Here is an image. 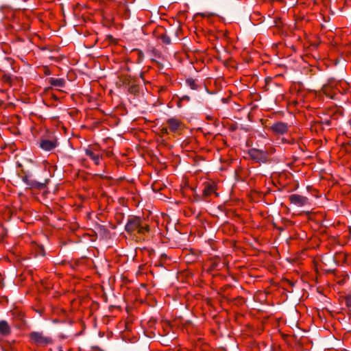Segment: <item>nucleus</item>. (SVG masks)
I'll return each instance as SVG.
<instances>
[{
	"mask_svg": "<svg viewBox=\"0 0 351 351\" xmlns=\"http://www.w3.org/2000/svg\"><path fill=\"white\" fill-rule=\"evenodd\" d=\"M125 230L130 234H145L149 230L147 226L143 224L141 218L132 217L125 225Z\"/></svg>",
	"mask_w": 351,
	"mask_h": 351,
	"instance_id": "nucleus-1",
	"label": "nucleus"
},
{
	"mask_svg": "<svg viewBox=\"0 0 351 351\" xmlns=\"http://www.w3.org/2000/svg\"><path fill=\"white\" fill-rule=\"evenodd\" d=\"M29 339L32 343L38 346H45L53 343L51 337L45 336L40 332H32L29 334Z\"/></svg>",
	"mask_w": 351,
	"mask_h": 351,
	"instance_id": "nucleus-2",
	"label": "nucleus"
},
{
	"mask_svg": "<svg viewBox=\"0 0 351 351\" xmlns=\"http://www.w3.org/2000/svg\"><path fill=\"white\" fill-rule=\"evenodd\" d=\"M273 152V149L269 151H263L258 149H251L249 150L248 154L250 158L256 162H265L267 160L269 154Z\"/></svg>",
	"mask_w": 351,
	"mask_h": 351,
	"instance_id": "nucleus-3",
	"label": "nucleus"
},
{
	"mask_svg": "<svg viewBox=\"0 0 351 351\" xmlns=\"http://www.w3.org/2000/svg\"><path fill=\"white\" fill-rule=\"evenodd\" d=\"M85 154L92 160L96 165H99L102 160V155L96 147H88L85 149Z\"/></svg>",
	"mask_w": 351,
	"mask_h": 351,
	"instance_id": "nucleus-4",
	"label": "nucleus"
},
{
	"mask_svg": "<svg viewBox=\"0 0 351 351\" xmlns=\"http://www.w3.org/2000/svg\"><path fill=\"white\" fill-rule=\"evenodd\" d=\"M290 127L291 125L286 123L277 121L272 124L270 129L276 134L283 135L288 132Z\"/></svg>",
	"mask_w": 351,
	"mask_h": 351,
	"instance_id": "nucleus-5",
	"label": "nucleus"
},
{
	"mask_svg": "<svg viewBox=\"0 0 351 351\" xmlns=\"http://www.w3.org/2000/svg\"><path fill=\"white\" fill-rule=\"evenodd\" d=\"M289 199L291 204L297 206H304L309 204L308 199L299 194H292L289 197Z\"/></svg>",
	"mask_w": 351,
	"mask_h": 351,
	"instance_id": "nucleus-6",
	"label": "nucleus"
},
{
	"mask_svg": "<svg viewBox=\"0 0 351 351\" xmlns=\"http://www.w3.org/2000/svg\"><path fill=\"white\" fill-rule=\"evenodd\" d=\"M58 145L57 141L55 139L43 138L40 142V147L44 151L49 152L55 149Z\"/></svg>",
	"mask_w": 351,
	"mask_h": 351,
	"instance_id": "nucleus-7",
	"label": "nucleus"
},
{
	"mask_svg": "<svg viewBox=\"0 0 351 351\" xmlns=\"http://www.w3.org/2000/svg\"><path fill=\"white\" fill-rule=\"evenodd\" d=\"M167 123L169 126V130L173 132H176L181 130L182 125V121L176 117L168 119L167 120Z\"/></svg>",
	"mask_w": 351,
	"mask_h": 351,
	"instance_id": "nucleus-8",
	"label": "nucleus"
},
{
	"mask_svg": "<svg viewBox=\"0 0 351 351\" xmlns=\"http://www.w3.org/2000/svg\"><path fill=\"white\" fill-rule=\"evenodd\" d=\"M216 185L214 182H206L204 184L203 196L207 198L212 194L215 193L217 196L218 194L216 193Z\"/></svg>",
	"mask_w": 351,
	"mask_h": 351,
	"instance_id": "nucleus-9",
	"label": "nucleus"
},
{
	"mask_svg": "<svg viewBox=\"0 0 351 351\" xmlns=\"http://www.w3.org/2000/svg\"><path fill=\"white\" fill-rule=\"evenodd\" d=\"M11 332L10 328L5 321L0 322V334L3 336H8Z\"/></svg>",
	"mask_w": 351,
	"mask_h": 351,
	"instance_id": "nucleus-10",
	"label": "nucleus"
},
{
	"mask_svg": "<svg viewBox=\"0 0 351 351\" xmlns=\"http://www.w3.org/2000/svg\"><path fill=\"white\" fill-rule=\"evenodd\" d=\"M49 82L51 86L58 88H62L65 85V80L63 78L51 77L49 79Z\"/></svg>",
	"mask_w": 351,
	"mask_h": 351,
	"instance_id": "nucleus-11",
	"label": "nucleus"
},
{
	"mask_svg": "<svg viewBox=\"0 0 351 351\" xmlns=\"http://www.w3.org/2000/svg\"><path fill=\"white\" fill-rule=\"evenodd\" d=\"M322 92L328 97H330L331 99L334 97L335 90L332 88V86H331L329 84H325L323 86Z\"/></svg>",
	"mask_w": 351,
	"mask_h": 351,
	"instance_id": "nucleus-12",
	"label": "nucleus"
},
{
	"mask_svg": "<svg viewBox=\"0 0 351 351\" xmlns=\"http://www.w3.org/2000/svg\"><path fill=\"white\" fill-rule=\"evenodd\" d=\"M186 84L193 90H196L197 88V85L195 81L193 79L186 80Z\"/></svg>",
	"mask_w": 351,
	"mask_h": 351,
	"instance_id": "nucleus-13",
	"label": "nucleus"
},
{
	"mask_svg": "<svg viewBox=\"0 0 351 351\" xmlns=\"http://www.w3.org/2000/svg\"><path fill=\"white\" fill-rule=\"evenodd\" d=\"M345 301H346V304L348 306V307H351V295H347L346 297V299H345Z\"/></svg>",
	"mask_w": 351,
	"mask_h": 351,
	"instance_id": "nucleus-14",
	"label": "nucleus"
},
{
	"mask_svg": "<svg viewBox=\"0 0 351 351\" xmlns=\"http://www.w3.org/2000/svg\"><path fill=\"white\" fill-rule=\"evenodd\" d=\"M162 42L167 45H169L171 43L170 38L167 36H162Z\"/></svg>",
	"mask_w": 351,
	"mask_h": 351,
	"instance_id": "nucleus-15",
	"label": "nucleus"
},
{
	"mask_svg": "<svg viewBox=\"0 0 351 351\" xmlns=\"http://www.w3.org/2000/svg\"><path fill=\"white\" fill-rule=\"evenodd\" d=\"M169 129H168V128H162L161 129V133H162V134H167L169 133Z\"/></svg>",
	"mask_w": 351,
	"mask_h": 351,
	"instance_id": "nucleus-16",
	"label": "nucleus"
},
{
	"mask_svg": "<svg viewBox=\"0 0 351 351\" xmlns=\"http://www.w3.org/2000/svg\"><path fill=\"white\" fill-rule=\"evenodd\" d=\"M182 99L189 100V97H188V96H184V97H182Z\"/></svg>",
	"mask_w": 351,
	"mask_h": 351,
	"instance_id": "nucleus-17",
	"label": "nucleus"
}]
</instances>
